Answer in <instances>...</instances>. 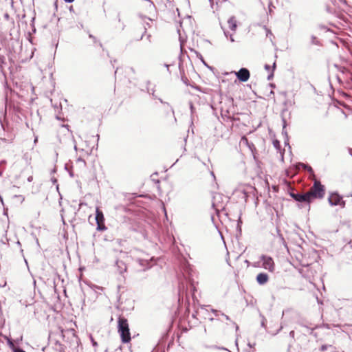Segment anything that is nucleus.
Masks as SVG:
<instances>
[{
	"label": "nucleus",
	"mask_w": 352,
	"mask_h": 352,
	"mask_svg": "<svg viewBox=\"0 0 352 352\" xmlns=\"http://www.w3.org/2000/svg\"><path fill=\"white\" fill-rule=\"evenodd\" d=\"M118 328L122 342H129L131 340V333L127 320L123 317H120L118 318Z\"/></svg>",
	"instance_id": "nucleus-1"
},
{
	"label": "nucleus",
	"mask_w": 352,
	"mask_h": 352,
	"mask_svg": "<svg viewBox=\"0 0 352 352\" xmlns=\"http://www.w3.org/2000/svg\"><path fill=\"white\" fill-rule=\"evenodd\" d=\"M307 195L310 202L314 198H323L324 196V186L319 181L315 180L313 186L307 192Z\"/></svg>",
	"instance_id": "nucleus-2"
},
{
	"label": "nucleus",
	"mask_w": 352,
	"mask_h": 352,
	"mask_svg": "<svg viewBox=\"0 0 352 352\" xmlns=\"http://www.w3.org/2000/svg\"><path fill=\"white\" fill-rule=\"evenodd\" d=\"M260 259L262 261L261 265L265 270L269 271L270 272H274L275 263L272 257L266 255H261Z\"/></svg>",
	"instance_id": "nucleus-3"
},
{
	"label": "nucleus",
	"mask_w": 352,
	"mask_h": 352,
	"mask_svg": "<svg viewBox=\"0 0 352 352\" xmlns=\"http://www.w3.org/2000/svg\"><path fill=\"white\" fill-rule=\"evenodd\" d=\"M96 221L98 230L104 231L107 230V227L104 225V217L103 212L98 208H96Z\"/></svg>",
	"instance_id": "nucleus-4"
},
{
	"label": "nucleus",
	"mask_w": 352,
	"mask_h": 352,
	"mask_svg": "<svg viewBox=\"0 0 352 352\" xmlns=\"http://www.w3.org/2000/svg\"><path fill=\"white\" fill-rule=\"evenodd\" d=\"M329 203L331 206H344V201L342 200V197L338 193H331L329 197Z\"/></svg>",
	"instance_id": "nucleus-5"
},
{
	"label": "nucleus",
	"mask_w": 352,
	"mask_h": 352,
	"mask_svg": "<svg viewBox=\"0 0 352 352\" xmlns=\"http://www.w3.org/2000/svg\"><path fill=\"white\" fill-rule=\"evenodd\" d=\"M235 75L241 82H247L250 76V72L246 68H241L238 72H235Z\"/></svg>",
	"instance_id": "nucleus-6"
},
{
	"label": "nucleus",
	"mask_w": 352,
	"mask_h": 352,
	"mask_svg": "<svg viewBox=\"0 0 352 352\" xmlns=\"http://www.w3.org/2000/svg\"><path fill=\"white\" fill-rule=\"evenodd\" d=\"M291 197L297 201L310 203L307 192L306 193H290Z\"/></svg>",
	"instance_id": "nucleus-7"
},
{
	"label": "nucleus",
	"mask_w": 352,
	"mask_h": 352,
	"mask_svg": "<svg viewBox=\"0 0 352 352\" xmlns=\"http://www.w3.org/2000/svg\"><path fill=\"white\" fill-rule=\"evenodd\" d=\"M269 280V276L266 273H259L256 276V281L261 285H263L266 284Z\"/></svg>",
	"instance_id": "nucleus-8"
},
{
	"label": "nucleus",
	"mask_w": 352,
	"mask_h": 352,
	"mask_svg": "<svg viewBox=\"0 0 352 352\" xmlns=\"http://www.w3.org/2000/svg\"><path fill=\"white\" fill-rule=\"evenodd\" d=\"M116 265L119 274H122L124 272H126V265L122 261L117 260L116 262Z\"/></svg>",
	"instance_id": "nucleus-9"
},
{
	"label": "nucleus",
	"mask_w": 352,
	"mask_h": 352,
	"mask_svg": "<svg viewBox=\"0 0 352 352\" xmlns=\"http://www.w3.org/2000/svg\"><path fill=\"white\" fill-rule=\"evenodd\" d=\"M228 25H229V28L230 30H232V31L236 30L237 24H236V19L234 16H231L228 19Z\"/></svg>",
	"instance_id": "nucleus-10"
},
{
	"label": "nucleus",
	"mask_w": 352,
	"mask_h": 352,
	"mask_svg": "<svg viewBox=\"0 0 352 352\" xmlns=\"http://www.w3.org/2000/svg\"><path fill=\"white\" fill-rule=\"evenodd\" d=\"M221 198V195L219 194H217L213 197V202H212V206L215 208L217 211L219 210L221 208H223V206H217L216 204V201L217 199Z\"/></svg>",
	"instance_id": "nucleus-11"
},
{
	"label": "nucleus",
	"mask_w": 352,
	"mask_h": 352,
	"mask_svg": "<svg viewBox=\"0 0 352 352\" xmlns=\"http://www.w3.org/2000/svg\"><path fill=\"white\" fill-rule=\"evenodd\" d=\"M85 155H80L76 160V162L80 164V165H82V166L85 167L86 166V162L82 159V156H84Z\"/></svg>",
	"instance_id": "nucleus-12"
},
{
	"label": "nucleus",
	"mask_w": 352,
	"mask_h": 352,
	"mask_svg": "<svg viewBox=\"0 0 352 352\" xmlns=\"http://www.w3.org/2000/svg\"><path fill=\"white\" fill-rule=\"evenodd\" d=\"M305 170H307L311 174V175L313 178L315 177L314 170L311 166H309L308 165L307 167L306 168H305Z\"/></svg>",
	"instance_id": "nucleus-13"
},
{
	"label": "nucleus",
	"mask_w": 352,
	"mask_h": 352,
	"mask_svg": "<svg viewBox=\"0 0 352 352\" xmlns=\"http://www.w3.org/2000/svg\"><path fill=\"white\" fill-rule=\"evenodd\" d=\"M23 159L25 160L27 164H30L31 157L29 155L28 153L24 154Z\"/></svg>",
	"instance_id": "nucleus-14"
},
{
	"label": "nucleus",
	"mask_w": 352,
	"mask_h": 352,
	"mask_svg": "<svg viewBox=\"0 0 352 352\" xmlns=\"http://www.w3.org/2000/svg\"><path fill=\"white\" fill-rule=\"evenodd\" d=\"M311 43L314 45H319V41H318L317 38L314 36H312L311 38Z\"/></svg>",
	"instance_id": "nucleus-15"
},
{
	"label": "nucleus",
	"mask_w": 352,
	"mask_h": 352,
	"mask_svg": "<svg viewBox=\"0 0 352 352\" xmlns=\"http://www.w3.org/2000/svg\"><path fill=\"white\" fill-rule=\"evenodd\" d=\"M307 164H303V163H298V165H297V168L298 169L300 168H302L305 170V168H306L307 167Z\"/></svg>",
	"instance_id": "nucleus-16"
},
{
	"label": "nucleus",
	"mask_w": 352,
	"mask_h": 352,
	"mask_svg": "<svg viewBox=\"0 0 352 352\" xmlns=\"http://www.w3.org/2000/svg\"><path fill=\"white\" fill-rule=\"evenodd\" d=\"M8 242V239L7 238V236L6 234L1 239V243L3 244H6Z\"/></svg>",
	"instance_id": "nucleus-17"
},
{
	"label": "nucleus",
	"mask_w": 352,
	"mask_h": 352,
	"mask_svg": "<svg viewBox=\"0 0 352 352\" xmlns=\"http://www.w3.org/2000/svg\"><path fill=\"white\" fill-rule=\"evenodd\" d=\"M260 316L262 318L261 327L265 328V327H266V324H265L266 319H265V318L263 315L261 314Z\"/></svg>",
	"instance_id": "nucleus-18"
},
{
	"label": "nucleus",
	"mask_w": 352,
	"mask_h": 352,
	"mask_svg": "<svg viewBox=\"0 0 352 352\" xmlns=\"http://www.w3.org/2000/svg\"><path fill=\"white\" fill-rule=\"evenodd\" d=\"M274 146L278 149L280 148V142L278 140H276L273 142Z\"/></svg>",
	"instance_id": "nucleus-19"
},
{
	"label": "nucleus",
	"mask_w": 352,
	"mask_h": 352,
	"mask_svg": "<svg viewBox=\"0 0 352 352\" xmlns=\"http://www.w3.org/2000/svg\"><path fill=\"white\" fill-rule=\"evenodd\" d=\"M329 346H331V345H327V344H323L320 347V351H326Z\"/></svg>",
	"instance_id": "nucleus-20"
},
{
	"label": "nucleus",
	"mask_w": 352,
	"mask_h": 352,
	"mask_svg": "<svg viewBox=\"0 0 352 352\" xmlns=\"http://www.w3.org/2000/svg\"><path fill=\"white\" fill-rule=\"evenodd\" d=\"M148 92L150 94H151V95H152V96H153V98H155H155H157V96L155 95V91H154V89H151V90H150V89H148Z\"/></svg>",
	"instance_id": "nucleus-21"
},
{
	"label": "nucleus",
	"mask_w": 352,
	"mask_h": 352,
	"mask_svg": "<svg viewBox=\"0 0 352 352\" xmlns=\"http://www.w3.org/2000/svg\"><path fill=\"white\" fill-rule=\"evenodd\" d=\"M212 348H215V349H221V350H224L226 351V352H231L230 351H229L228 349H227L225 347H219V346H212Z\"/></svg>",
	"instance_id": "nucleus-22"
},
{
	"label": "nucleus",
	"mask_w": 352,
	"mask_h": 352,
	"mask_svg": "<svg viewBox=\"0 0 352 352\" xmlns=\"http://www.w3.org/2000/svg\"><path fill=\"white\" fill-rule=\"evenodd\" d=\"M212 312L214 314V315L216 316H218L219 315H221V311H218V310H214V309H212Z\"/></svg>",
	"instance_id": "nucleus-23"
},
{
	"label": "nucleus",
	"mask_w": 352,
	"mask_h": 352,
	"mask_svg": "<svg viewBox=\"0 0 352 352\" xmlns=\"http://www.w3.org/2000/svg\"><path fill=\"white\" fill-rule=\"evenodd\" d=\"M221 316H223V317L226 318V320H230V317H229L228 316H227V315L224 314L223 313H221Z\"/></svg>",
	"instance_id": "nucleus-24"
},
{
	"label": "nucleus",
	"mask_w": 352,
	"mask_h": 352,
	"mask_svg": "<svg viewBox=\"0 0 352 352\" xmlns=\"http://www.w3.org/2000/svg\"><path fill=\"white\" fill-rule=\"evenodd\" d=\"M89 38L93 39L94 43L97 42V39H96V38L94 36H93L92 34H89Z\"/></svg>",
	"instance_id": "nucleus-25"
},
{
	"label": "nucleus",
	"mask_w": 352,
	"mask_h": 352,
	"mask_svg": "<svg viewBox=\"0 0 352 352\" xmlns=\"http://www.w3.org/2000/svg\"><path fill=\"white\" fill-rule=\"evenodd\" d=\"M294 335H295L294 331H291L289 332V336H290L291 338H294Z\"/></svg>",
	"instance_id": "nucleus-26"
},
{
	"label": "nucleus",
	"mask_w": 352,
	"mask_h": 352,
	"mask_svg": "<svg viewBox=\"0 0 352 352\" xmlns=\"http://www.w3.org/2000/svg\"><path fill=\"white\" fill-rule=\"evenodd\" d=\"M283 329V326L281 325L280 327V328L278 329V331L274 333H272L273 335H276L280 331H281V329Z\"/></svg>",
	"instance_id": "nucleus-27"
},
{
	"label": "nucleus",
	"mask_w": 352,
	"mask_h": 352,
	"mask_svg": "<svg viewBox=\"0 0 352 352\" xmlns=\"http://www.w3.org/2000/svg\"><path fill=\"white\" fill-rule=\"evenodd\" d=\"M3 16L7 20H8L9 18H10V16H9V14L8 13H6Z\"/></svg>",
	"instance_id": "nucleus-28"
},
{
	"label": "nucleus",
	"mask_w": 352,
	"mask_h": 352,
	"mask_svg": "<svg viewBox=\"0 0 352 352\" xmlns=\"http://www.w3.org/2000/svg\"><path fill=\"white\" fill-rule=\"evenodd\" d=\"M265 69L267 71H270V66L269 65H265Z\"/></svg>",
	"instance_id": "nucleus-29"
},
{
	"label": "nucleus",
	"mask_w": 352,
	"mask_h": 352,
	"mask_svg": "<svg viewBox=\"0 0 352 352\" xmlns=\"http://www.w3.org/2000/svg\"><path fill=\"white\" fill-rule=\"evenodd\" d=\"M80 151L82 153H85V155H89V153L87 151H85L84 149H81Z\"/></svg>",
	"instance_id": "nucleus-30"
},
{
	"label": "nucleus",
	"mask_w": 352,
	"mask_h": 352,
	"mask_svg": "<svg viewBox=\"0 0 352 352\" xmlns=\"http://www.w3.org/2000/svg\"><path fill=\"white\" fill-rule=\"evenodd\" d=\"M272 77H273V72H272V73H271V74L268 76L267 79H268V80H271V78H272Z\"/></svg>",
	"instance_id": "nucleus-31"
},
{
	"label": "nucleus",
	"mask_w": 352,
	"mask_h": 352,
	"mask_svg": "<svg viewBox=\"0 0 352 352\" xmlns=\"http://www.w3.org/2000/svg\"><path fill=\"white\" fill-rule=\"evenodd\" d=\"M32 179H33V177H32V176H30V177L28 178V181L29 182H31L32 181Z\"/></svg>",
	"instance_id": "nucleus-32"
},
{
	"label": "nucleus",
	"mask_w": 352,
	"mask_h": 352,
	"mask_svg": "<svg viewBox=\"0 0 352 352\" xmlns=\"http://www.w3.org/2000/svg\"><path fill=\"white\" fill-rule=\"evenodd\" d=\"M66 3H72L74 2L75 0H64Z\"/></svg>",
	"instance_id": "nucleus-33"
},
{
	"label": "nucleus",
	"mask_w": 352,
	"mask_h": 352,
	"mask_svg": "<svg viewBox=\"0 0 352 352\" xmlns=\"http://www.w3.org/2000/svg\"><path fill=\"white\" fill-rule=\"evenodd\" d=\"M230 39L231 42H234V38H233L232 34H230Z\"/></svg>",
	"instance_id": "nucleus-34"
},
{
	"label": "nucleus",
	"mask_w": 352,
	"mask_h": 352,
	"mask_svg": "<svg viewBox=\"0 0 352 352\" xmlns=\"http://www.w3.org/2000/svg\"><path fill=\"white\" fill-rule=\"evenodd\" d=\"M253 266H254V267H258V266H259V263H254L253 264Z\"/></svg>",
	"instance_id": "nucleus-35"
},
{
	"label": "nucleus",
	"mask_w": 352,
	"mask_h": 352,
	"mask_svg": "<svg viewBox=\"0 0 352 352\" xmlns=\"http://www.w3.org/2000/svg\"><path fill=\"white\" fill-rule=\"evenodd\" d=\"M8 344H9L10 346H13L12 342L10 340H8Z\"/></svg>",
	"instance_id": "nucleus-36"
},
{
	"label": "nucleus",
	"mask_w": 352,
	"mask_h": 352,
	"mask_svg": "<svg viewBox=\"0 0 352 352\" xmlns=\"http://www.w3.org/2000/svg\"><path fill=\"white\" fill-rule=\"evenodd\" d=\"M272 67H273L272 71H274L275 69V67H276V63H274Z\"/></svg>",
	"instance_id": "nucleus-37"
},
{
	"label": "nucleus",
	"mask_w": 352,
	"mask_h": 352,
	"mask_svg": "<svg viewBox=\"0 0 352 352\" xmlns=\"http://www.w3.org/2000/svg\"><path fill=\"white\" fill-rule=\"evenodd\" d=\"M37 141H38V138H37V137H36V138H34V144H36V143L37 142Z\"/></svg>",
	"instance_id": "nucleus-38"
},
{
	"label": "nucleus",
	"mask_w": 352,
	"mask_h": 352,
	"mask_svg": "<svg viewBox=\"0 0 352 352\" xmlns=\"http://www.w3.org/2000/svg\"><path fill=\"white\" fill-rule=\"evenodd\" d=\"M190 109H191V111L192 112V110H193V105L192 103H190Z\"/></svg>",
	"instance_id": "nucleus-39"
},
{
	"label": "nucleus",
	"mask_w": 352,
	"mask_h": 352,
	"mask_svg": "<svg viewBox=\"0 0 352 352\" xmlns=\"http://www.w3.org/2000/svg\"><path fill=\"white\" fill-rule=\"evenodd\" d=\"M161 103H165L161 98H158Z\"/></svg>",
	"instance_id": "nucleus-40"
},
{
	"label": "nucleus",
	"mask_w": 352,
	"mask_h": 352,
	"mask_svg": "<svg viewBox=\"0 0 352 352\" xmlns=\"http://www.w3.org/2000/svg\"><path fill=\"white\" fill-rule=\"evenodd\" d=\"M74 149H75V151H78V148H77V146L76 144L74 145Z\"/></svg>",
	"instance_id": "nucleus-41"
},
{
	"label": "nucleus",
	"mask_w": 352,
	"mask_h": 352,
	"mask_svg": "<svg viewBox=\"0 0 352 352\" xmlns=\"http://www.w3.org/2000/svg\"><path fill=\"white\" fill-rule=\"evenodd\" d=\"M142 38H143V34H142V36H140V38L138 40H142Z\"/></svg>",
	"instance_id": "nucleus-42"
},
{
	"label": "nucleus",
	"mask_w": 352,
	"mask_h": 352,
	"mask_svg": "<svg viewBox=\"0 0 352 352\" xmlns=\"http://www.w3.org/2000/svg\"><path fill=\"white\" fill-rule=\"evenodd\" d=\"M224 34H225V35H226V37H228V33H227V32H224Z\"/></svg>",
	"instance_id": "nucleus-43"
},
{
	"label": "nucleus",
	"mask_w": 352,
	"mask_h": 352,
	"mask_svg": "<svg viewBox=\"0 0 352 352\" xmlns=\"http://www.w3.org/2000/svg\"><path fill=\"white\" fill-rule=\"evenodd\" d=\"M239 329L238 325L236 324V330L237 331Z\"/></svg>",
	"instance_id": "nucleus-44"
},
{
	"label": "nucleus",
	"mask_w": 352,
	"mask_h": 352,
	"mask_svg": "<svg viewBox=\"0 0 352 352\" xmlns=\"http://www.w3.org/2000/svg\"><path fill=\"white\" fill-rule=\"evenodd\" d=\"M93 344H94V345H96L97 344H96V342H94V341H93Z\"/></svg>",
	"instance_id": "nucleus-45"
},
{
	"label": "nucleus",
	"mask_w": 352,
	"mask_h": 352,
	"mask_svg": "<svg viewBox=\"0 0 352 352\" xmlns=\"http://www.w3.org/2000/svg\"><path fill=\"white\" fill-rule=\"evenodd\" d=\"M25 262L26 265H28V261L25 258Z\"/></svg>",
	"instance_id": "nucleus-46"
},
{
	"label": "nucleus",
	"mask_w": 352,
	"mask_h": 352,
	"mask_svg": "<svg viewBox=\"0 0 352 352\" xmlns=\"http://www.w3.org/2000/svg\"><path fill=\"white\" fill-rule=\"evenodd\" d=\"M248 346H249L250 347H252V344H251L250 343H249V344H248Z\"/></svg>",
	"instance_id": "nucleus-47"
},
{
	"label": "nucleus",
	"mask_w": 352,
	"mask_h": 352,
	"mask_svg": "<svg viewBox=\"0 0 352 352\" xmlns=\"http://www.w3.org/2000/svg\"><path fill=\"white\" fill-rule=\"evenodd\" d=\"M211 175H212L213 177H214V173H213V172H212V173H211Z\"/></svg>",
	"instance_id": "nucleus-48"
},
{
	"label": "nucleus",
	"mask_w": 352,
	"mask_h": 352,
	"mask_svg": "<svg viewBox=\"0 0 352 352\" xmlns=\"http://www.w3.org/2000/svg\"><path fill=\"white\" fill-rule=\"evenodd\" d=\"M165 66L168 69V67H169L168 65H165Z\"/></svg>",
	"instance_id": "nucleus-49"
},
{
	"label": "nucleus",
	"mask_w": 352,
	"mask_h": 352,
	"mask_svg": "<svg viewBox=\"0 0 352 352\" xmlns=\"http://www.w3.org/2000/svg\"><path fill=\"white\" fill-rule=\"evenodd\" d=\"M17 244L19 245H21V243H20V242L19 241H17Z\"/></svg>",
	"instance_id": "nucleus-50"
},
{
	"label": "nucleus",
	"mask_w": 352,
	"mask_h": 352,
	"mask_svg": "<svg viewBox=\"0 0 352 352\" xmlns=\"http://www.w3.org/2000/svg\"><path fill=\"white\" fill-rule=\"evenodd\" d=\"M99 45H100V47H102V43H99Z\"/></svg>",
	"instance_id": "nucleus-51"
},
{
	"label": "nucleus",
	"mask_w": 352,
	"mask_h": 352,
	"mask_svg": "<svg viewBox=\"0 0 352 352\" xmlns=\"http://www.w3.org/2000/svg\"><path fill=\"white\" fill-rule=\"evenodd\" d=\"M118 73V69H116V71L115 72V74H116Z\"/></svg>",
	"instance_id": "nucleus-52"
},
{
	"label": "nucleus",
	"mask_w": 352,
	"mask_h": 352,
	"mask_svg": "<svg viewBox=\"0 0 352 352\" xmlns=\"http://www.w3.org/2000/svg\"><path fill=\"white\" fill-rule=\"evenodd\" d=\"M333 352H338V351H333Z\"/></svg>",
	"instance_id": "nucleus-53"
}]
</instances>
